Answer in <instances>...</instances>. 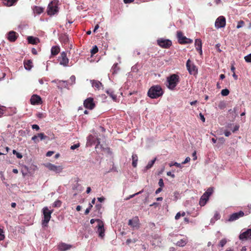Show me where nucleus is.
<instances>
[{
    "label": "nucleus",
    "instance_id": "1",
    "mask_svg": "<svg viewBox=\"0 0 251 251\" xmlns=\"http://www.w3.org/2000/svg\"><path fill=\"white\" fill-rule=\"evenodd\" d=\"M163 91L160 86L154 85L151 86L148 92V96L151 99H156L161 96Z\"/></svg>",
    "mask_w": 251,
    "mask_h": 251
},
{
    "label": "nucleus",
    "instance_id": "2",
    "mask_svg": "<svg viewBox=\"0 0 251 251\" xmlns=\"http://www.w3.org/2000/svg\"><path fill=\"white\" fill-rule=\"evenodd\" d=\"M179 81V77L176 74H173L167 78L168 84V87L171 90H174Z\"/></svg>",
    "mask_w": 251,
    "mask_h": 251
},
{
    "label": "nucleus",
    "instance_id": "3",
    "mask_svg": "<svg viewBox=\"0 0 251 251\" xmlns=\"http://www.w3.org/2000/svg\"><path fill=\"white\" fill-rule=\"evenodd\" d=\"M53 210H50L47 207L43 208V219L42 220V224L43 226H47L49 222L51 214L52 213Z\"/></svg>",
    "mask_w": 251,
    "mask_h": 251
},
{
    "label": "nucleus",
    "instance_id": "4",
    "mask_svg": "<svg viewBox=\"0 0 251 251\" xmlns=\"http://www.w3.org/2000/svg\"><path fill=\"white\" fill-rule=\"evenodd\" d=\"M213 191V190L212 188H209L202 195L199 201V204L201 206H203L205 205Z\"/></svg>",
    "mask_w": 251,
    "mask_h": 251
},
{
    "label": "nucleus",
    "instance_id": "5",
    "mask_svg": "<svg viewBox=\"0 0 251 251\" xmlns=\"http://www.w3.org/2000/svg\"><path fill=\"white\" fill-rule=\"evenodd\" d=\"M177 38L178 43L180 44H191L193 42L192 39L187 38L186 36H184L182 32L180 31L177 32Z\"/></svg>",
    "mask_w": 251,
    "mask_h": 251
},
{
    "label": "nucleus",
    "instance_id": "6",
    "mask_svg": "<svg viewBox=\"0 0 251 251\" xmlns=\"http://www.w3.org/2000/svg\"><path fill=\"white\" fill-rule=\"evenodd\" d=\"M186 66L190 74L195 75L198 73V69L196 66L190 60V59H189L187 61Z\"/></svg>",
    "mask_w": 251,
    "mask_h": 251
},
{
    "label": "nucleus",
    "instance_id": "7",
    "mask_svg": "<svg viewBox=\"0 0 251 251\" xmlns=\"http://www.w3.org/2000/svg\"><path fill=\"white\" fill-rule=\"evenodd\" d=\"M157 44L161 48L164 49L169 48L172 44V41L169 39L163 38L158 39L157 41Z\"/></svg>",
    "mask_w": 251,
    "mask_h": 251
},
{
    "label": "nucleus",
    "instance_id": "8",
    "mask_svg": "<svg viewBox=\"0 0 251 251\" xmlns=\"http://www.w3.org/2000/svg\"><path fill=\"white\" fill-rule=\"evenodd\" d=\"M59 64L64 67L69 66V59L67 57V53L65 51L61 53L60 55L58 57Z\"/></svg>",
    "mask_w": 251,
    "mask_h": 251
},
{
    "label": "nucleus",
    "instance_id": "9",
    "mask_svg": "<svg viewBox=\"0 0 251 251\" xmlns=\"http://www.w3.org/2000/svg\"><path fill=\"white\" fill-rule=\"evenodd\" d=\"M128 225L132 228L140 227V221L138 216H135L128 220Z\"/></svg>",
    "mask_w": 251,
    "mask_h": 251
},
{
    "label": "nucleus",
    "instance_id": "10",
    "mask_svg": "<svg viewBox=\"0 0 251 251\" xmlns=\"http://www.w3.org/2000/svg\"><path fill=\"white\" fill-rule=\"evenodd\" d=\"M245 214L243 211H240L238 212L234 213L231 214L226 221L229 222H232L239 219L241 217H243Z\"/></svg>",
    "mask_w": 251,
    "mask_h": 251
},
{
    "label": "nucleus",
    "instance_id": "11",
    "mask_svg": "<svg viewBox=\"0 0 251 251\" xmlns=\"http://www.w3.org/2000/svg\"><path fill=\"white\" fill-rule=\"evenodd\" d=\"M46 166L50 171L54 172L57 174L61 173L63 169L62 166H56L50 163L47 164Z\"/></svg>",
    "mask_w": 251,
    "mask_h": 251
},
{
    "label": "nucleus",
    "instance_id": "12",
    "mask_svg": "<svg viewBox=\"0 0 251 251\" xmlns=\"http://www.w3.org/2000/svg\"><path fill=\"white\" fill-rule=\"evenodd\" d=\"M83 105L86 108L90 110L93 109L96 106L94 101V99L91 97L86 99L84 101Z\"/></svg>",
    "mask_w": 251,
    "mask_h": 251
},
{
    "label": "nucleus",
    "instance_id": "13",
    "mask_svg": "<svg viewBox=\"0 0 251 251\" xmlns=\"http://www.w3.org/2000/svg\"><path fill=\"white\" fill-rule=\"evenodd\" d=\"M226 24V18L224 16H221L216 19L215 23V26L217 28H219L225 27Z\"/></svg>",
    "mask_w": 251,
    "mask_h": 251
},
{
    "label": "nucleus",
    "instance_id": "14",
    "mask_svg": "<svg viewBox=\"0 0 251 251\" xmlns=\"http://www.w3.org/2000/svg\"><path fill=\"white\" fill-rule=\"evenodd\" d=\"M30 103L32 105H39L42 103L41 98L37 95H33L31 96Z\"/></svg>",
    "mask_w": 251,
    "mask_h": 251
},
{
    "label": "nucleus",
    "instance_id": "15",
    "mask_svg": "<svg viewBox=\"0 0 251 251\" xmlns=\"http://www.w3.org/2000/svg\"><path fill=\"white\" fill-rule=\"evenodd\" d=\"M240 240H246L251 239V229H248L246 231L241 233L239 236Z\"/></svg>",
    "mask_w": 251,
    "mask_h": 251
},
{
    "label": "nucleus",
    "instance_id": "16",
    "mask_svg": "<svg viewBox=\"0 0 251 251\" xmlns=\"http://www.w3.org/2000/svg\"><path fill=\"white\" fill-rule=\"evenodd\" d=\"M57 12V7L56 5H53L52 2H50L47 8V13L49 15H53Z\"/></svg>",
    "mask_w": 251,
    "mask_h": 251
},
{
    "label": "nucleus",
    "instance_id": "17",
    "mask_svg": "<svg viewBox=\"0 0 251 251\" xmlns=\"http://www.w3.org/2000/svg\"><path fill=\"white\" fill-rule=\"evenodd\" d=\"M18 37V34L15 31H10L7 34V39L11 42H15Z\"/></svg>",
    "mask_w": 251,
    "mask_h": 251
},
{
    "label": "nucleus",
    "instance_id": "18",
    "mask_svg": "<svg viewBox=\"0 0 251 251\" xmlns=\"http://www.w3.org/2000/svg\"><path fill=\"white\" fill-rule=\"evenodd\" d=\"M59 251H66L72 248V246L65 243H61L57 246Z\"/></svg>",
    "mask_w": 251,
    "mask_h": 251
},
{
    "label": "nucleus",
    "instance_id": "19",
    "mask_svg": "<svg viewBox=\"0 0 251 251\" xmlns=\"http://www.w3.org/2000/svg\"><path fill=\"white\" fill-rule=\"evenodd\" d=\"M195 45L196 50L199 51L200 55L202 53V43L200 39H197L195 40Z\"/></svg>",
    "mask_w": 251,
    "mask_h": 251
},
{
    "label": "nucleus",
    "instance_id": "20",
    "mask_svg": "<svg viewBox=\"0 0 251 251\" xmlns=\"http://www.w3.org/2000/svg\"><path fill=\"white\" fill-rule=\"evenodd\" d=\"M104 232L105 229L104 228V226L102 222L101 223H99L98 226V232L99 233V235L101 238H103L104 236Z\"/></svg>",
    "mask_w": 251,
    "mask_h": 251
},
{
    "label": "nucleus",
    "instance_id": "21",
    "mask_svg": "<svg viewBox=\"0 0 251 251\" xmlns=\"http://www.w3.org/2000/svg\"><path fill=\"white\" fill-rule=\"evenodd\" d=\"M60 49L59 46H54L51 48V54L52 56H56L60 52Z\"/></svg>",
    "mask_w": 251,
    "mask_h": 251
},
{
    "label": "nucleus",
    "instance_id": "22",
    "mask_svg": "<svg viewBox=\"0 0 251 251\" xmlns=\"http://www.w3.org/2000/svg\"><path fill=\"white\" fill-rule=\"evenodd\" d=\"M27 40L29 43L33 45L37 44L39 42V39L38 38H35L33 36H28Z\"/></svg>",
    "mask_w": 251,
    "mask_h": 251
},
{
    "label": "nucleus",
    "instance_id": "23",
    "mask_svg": "<svg viewBox=\"0 0 251 251\" xmlns=\"http://www.w3.org/2000/svg\"><path fill=\"white\" fill-rule=\"evenodd\" d=\"M24 66L26 70H29L32 67V62L30 60L24 61Z\"/></svg>",
    "mask_w": 251,
    "mask_h": 251
},
{
    "label": "nucleus",
    "instance_id": "24",
    "mask_svg": "<svg viewBox=\"0 0 251 251\" xmlns=\"http://www.w3.org/2000/svg\"><path fill=\"white\" fill-rule=\"evenodd\" d=\"M18 0H3V2L5 5L11 6L16 3Z\"/></svg>",
    "mask_w": 251,
    "mask_h": 251
},
{
    "label": "nucleus",
    "instance_id": "25",
    "mask_svg": "<svg viewBox=\"0 0 251 251\" xmlns=\"http://www.w3.org/2000/svg\"><path fill=\"white\" fill-rule=\"evenodd\" d=\"M106 92L114 100H116L117 96L112 90L109 89L107 90Z\"/></svg>",
    "mask_w": 251,
    "mask_h": 251
},
{
    "label": "nucleus",
    "instance_id": "26",
    "mask_svg": "<svg viewBox=\"0 0 251 251\" xmlns=\"http://www.w3.org/2000/svg\"><path fill=\"white\" fill-rule=\"evenodd\" d=\"M92 85L93 87L100 89L102 86V83L98 80H93L92 81Z\"/></svg>",
    "mask_w": 251,
    "mask_h": 251
},
{
    "label": "nucleus",
    "instance_id": "27",
    "mask_svg": "<svg viewBox=\"0 0 251 251\" xmlns=\"http://www.w3.org/2000/svg\"><path fill=\"white\" fill-rule=\"evenodd\" d=\"M132 165L133 167H136L138 161V156L136 154H133L132 155Z\"/></svg>",
    "mask_w": 251,
    "mask_h": 251
},
{
    "label": "nucleus",
    "instance_id": "28",
    "mask_svg": "<svg viewBox=\"0 0 251 251\" xmlns=\"http://www.w3.org/2000/svg\"><path fill=\"white\" fill-rule=\"evenodd\" d=\"M176 245L179 247H184L186 244V240L182 239L177 241Z\"/></svg>",
    "mask_w": 251,
    "mask_h": 251
},
{
    "label": "nucleus",
    "instance_id": "29",
    "mask_svg": "<svg viewBox=\"0 0 251 251\" xmlns=\"http://www.w3.org/2000/svg\"><path fill=\"white\" fill-rule=\"evenodd\" d=\"M62 202L60 200L55 201L52 204L53 207H60L61 206Z\"/></svg>",
    "mask_w": 251,
    "mask_h": 251
},
{
    "label": "nucleus",
    "instance_id": "30",
    "mask_svg": "<svg viewBox=\"0 0 251 251\" xmlns=\"http://www.w3.org/2000/svg\"><path fill=\"white\" fill-rule=\"evenodd\" d=\"M155 160L156 158H154V159L150 161L146 167V169H149L151 168L154 163H155Z\"/></svg>",
    "mask_w": 251,
    "mask_h": 251
},
{
    "label": "nucleus",
    "instance_id": "31",
    "mask_svg": "<svg viewBox=\"0 0 251 251\" xmlns=\"http://www.w3.org/2000/svg\"><path fill=\"white\" fill-rule=\"evenodd\" d=\"M218 107L220 109H224L226 107V103L224 101H221L219 102L218 104Z\"/></svg>",
    "mask_w": 251,
    "mask_h": 251
},
{
    "label": "nucleus",
    "instance_id": "32",
    "mask_svg": "<svg viewBox=\"0 0 251 251\" xmlns=\"http://www.w3.org/2000/svg\"><path fill=\"white\" fill-rule=\"evenodd\" d=\"M220 217H221V216H220V214L218 212H216L214 214L213 218H212L211 219V221H213L214 222L215 221H217V220L220 219Z\"/></svg>",
    "mask_w": 251,
    "mask_h": 251
},
{
    "label": "nucleus",
    "instance_id": "33",
    "mask_svg": "<svg viewBox=\"0 0 251 251\" xmlns=\"http://www.w3.org/2000/svg\"><path fill=\"white\" fill-rule=\"evenodd\" d=\"M98 50H98V48L97 46H95L91 50V55H93L96 54V53H97L98 52Z\"/></svg>",
    "mask_w": 251,
    "mask_h": 251
},
{
    "label": "nucleus",
    "instance_id": "34",
    "mask_svg": "<svg viewBox=\"0 0 251 251\" xmlns=\"http://www.w3.org/2000/svg\"><path fill=\"white\" fill-rule=\"evenodd\" d=\"M118 70H119V68L118 66V63H115L113 65L112 68V73L113 74L116 73Z\"/></svg>",
    "mask_w": 251,
    "mask_h": 251
},
{
    "label": "nucleus",
    "instance_id": "35",
    "mask_svg": "<svg viewBox=\"0 0 251 251\" xmlns=\"http://www.w3.org/2000/svg\"><path fill=\"white\" fill-rule=\"evenodd\" d=\"M226 242L227 241L226 239H223L220 241L218 246L222 248L226 244Z\"/></svg>",
    "mask_w": 251,
    "mask_h": 251
},
{
    "label": "nucleus",
    "instance_id": "36",
    "mask_svg": "<svg viewBox=\"0 0 251 251\" xmlns=\"http://www.w3.org/2000/svg\"><path fill=\"white\" fill-rule=\"evenodd\" d=\"M34 11L36 13L39 14L43 12V9L41 7L36 6L34 9Z\"/></svg>",
    "mask_w": 251,
    "mask_h": 251
},
{
    "label": "nucleus",
    "instance_id": "37",
    "mask_svg": "<svg viewBox=\"0 0 251 251\" xmlns=\"http://www.w3.org/2000/svg\"><path fill=\"white\" fill-rule=\"evenodd\" d=\"M221 95L223 96H227L229 93V91L227 89H223L221 91Z\"/></svg>",
    "mask_w": 251,
    "mask_h": 251
},
{
    "label": "nucleus",
    "instance_id": "38",
    "mask_svg": "<svg viewBox=\"0 0 251 251\" xmlns=\"http://www.w3.org/2000/svg\"><path fill=\"white\" fill-rule=\"evenodd\" d=\"M244 25H245V22L242 20H240L238 22L236 27H237V28H240L244 26Z\"/></svg>",
    "mask_w": 251,
    "mask_h": 251
},
{
    "label": "nucleus",
    "instance_id": "39",
    "mask_svg": "<svg viewBox=\"0 0 251 251\" xmlns=\"http://www.w3.org/2000/svg\"><path fill=\"white\" fill-rule=\"evenodd\" d=\"M102 207V205L101 204H97L95 208H96V211H97L98 213L101 214V213L100 212V210Z\"/></svg>",
    "mask_w": 251,
    "mask_h": 251
},
{
    "label": "nucleus",
    "instance_id": "40",
    "mask_svg": "<svg viewBox=\"0 0 251 251\" xmlns=\"http://www.w3.org/2000/svg\"><path fill=\"white\" fill-rule=\"evenodd\" d=\"M37 135L41 140L45 139L48 138V137L46 135H45L44 133H38Z\"/></svg>",
    "mask_w": 251,
    "mask_h": 251
},
{
    "label": "nucleus",
    "instance_id": "41",
    "mask_svg": "<svg viewBox=\"0 0 251 251\" xmlns=\"http://www.w3.org/2000/svg\"><path fill=\"white\" fill-rule=\"evenodd\" d=\"M5 238V235L2 229L0 228V241L3 240Z\"/></svg>",
    "mask_w": 251,
    "mask_h": 251
},
{
    "label": "nucleus",
    "instance_id": "42",
    "mask_svg": "<svg viewBox=\"0 0 251 251\" xmlns=\"http://www.w3.org/2000/svg\"><path fill=\"white\" fill-rule=\"evenodd\" d=\"M13 153L14 154H16V156H17V157L18 158L21 159V158H22L23 157L21 153H20L18 152H17L16 150H13Z\"/></svg>",
    "mask_w": 251,
    "mask_h": 251
},
{
    "label": "nucleus",
    "instance_id": "43",
    "mask_svg": "<svg viewBox=\"0 0 251 251\" xmlns=\"http://www.w3.org/2000/svg\"><path fill=\"white\" fill-rule=\"evenodd\" d=\"M5 111V107L2 106H0V118L2 116Z\"/></svg>",
    "mask_w": 251,
    "mask_h": 251
},
{
    "label": "nucleus",
    "instance_id": "44",
    "mask_svg": "<svg viewBox=\"0 0 251 251\" xmlns=\"http://www.w3.org/2000/svg\"><path fill=\"white\" fill-rule=\"evenodd\" d=\"M142 192H143V190H142V191H140V192H138V193H135V194H134L131 195L129 196V197H128L127 198H126V200H129V199H131V198H133V197H134V196H135L136 195H138L139 194H141Z\"/></svg>",
    "mask_w": 251,
    "mask_h": 251
},
{
    "label": "nucleus",
    "instance_id": "45",
    "mask_svg": "<svg viewBox=\"0 0 251 251\" xmlns=\"http://www.w3.org/2000/svg\"><path fill=\"white\" fill-rule=\"evenodd\" d=\"M245 59L247 62L251 63V54H250L245 57Z\"/></svg>",
    "mask_w": 251,
    "mask_h": 251
},
{
    "label": "nucleus",
    "instance_id": "46",
    "mask_svg": "<svg viewBox=\"0 0 251 251\" xmlns=\"http://www.w3.org/2000/svg\"><path fill=\"white\" fill-rule=\"evenodd\" d=\"M38 135H34L33 136L31 139L32 140H33L34 141V142L35 143H37L39 142V140H38Z\"/></svg>",
    "mask_w": 251,
    "mask_h": 251
},
{
    "label": "nucleus",
    "instance_id": "47",
    "mask_svg": "<svg viewBox=\"0 0 251 251\" xmlns=\"http://www.w3.org/2000/svg\"><path fill=\"white\" fill-rule=\"evenodd\" d=\"M70 80L71 81V84H73L75 83V75H72L70 78Z\"/></svg>",
    "mask_w": 251,
    "mask_h": 251
},
{
    "label": "nucleus",
    "instance_id": "48",
    "mask_svg": "<svg viewBox=\"0 0 251 251\" xmlns=\"http://www.w3.org/2000/svg\"><path fill=\"white\" fill-rule=\"evenodd\" d=\"M4 150H5V151H3V152L0 151V155L6 154L8 152V151L9 150V148L8 147H6L4 148Z\"/></svg>",
    "mask_w": 251,
    "mask_h": 251
},
{
    "label": "nucleus",
    "instance_id": "49",
    "mask_svg": "<svg viewBox=\"0 0 251 251\" xmlns=\"http://www.w3.org/2000/svg\"><path fill=\"white\" fill-rule=\"evenodd\" d=\"M158 185L160 186V187H163L164 186V182L162 178H160L158 182Z\"/></svg>",
    "mask_w": 251,
    "mask_h": 251
},
{
    "label": "nucleus",
    "instance_id": "50",
    "mask_svg": "<svg viewBox=\"0 0 251 251\" xmlns=\"http://www.w3.org/2000/svg\"><path fill=\"white\" fill-rule=\"evenodd\" d=\"M96 221L100 223H101V222H102L100 219H92L90 220V223L91 224H93Z\"/></svg>",
    "mask_w": 251,
    "mask_h": 251
},
{
    "label": "nucleus",
    "instance_id": "51",
    "mask_svg": "<svg viewBox=\"0 0 251 251\" xmlns=\"http://www.w3.org/2000/svg\"><path fill=\"white\" fill-rule=\"evenodd\" d=\"M79 147V144H75L71 147V149L74 150L75 149H77Z\"/></svg>",
    "mask_w": 251,
    "mask_h": 251
},
{
    "label": "nucleus",
    "instance_id": "52",
    "mask_svg": "<svg viewBox=\"0 0 251 251\" xmlns=\"http://www.w3.org/2000/svg\"><path fill=\"white\" fill-rule=\"evenodd\" d=\"M32 129H35L36 130H39L40 129L39 126H38L37 125H32Z\"/></svg>",
    "mask_w": 251,
    "mask_h": 251
},
{
    "label": "nucleus",
    "instance_id": "53",
    "mask_svg": "<svg viewBox=\"0 0 251 251\" xmlns=\"http://www.w3.org/2000/svg\"><path fill=\"white\" fill-rule=\"evenodd\" d=\"M190 161V158L189 157H187L185 158V160L182 162V164H186V163L189 162Z\"/></svg>",
    "mask_w": 251,
    "mask_h": 251
},
{
    "label": "nucleus",
    "instance_id": "54",
    "mask_svg": "<svg viewBox=\"0 0 251 251\" xmlns=\"http://www.w3.org/2000/svg\"><path fill=\"white\" fill-rule=\"evenodd\" d=\"M136 240H135V239H134L133 241H132V240H131V239H127V240H126V243L127 244H130V243H131V242L135 243V242H136Z\"/></svg>",
    "mask_w": 251,
    "mask_h": 251
},
{
    "label": "nucleus",
    "instance_id": "55",
    "mask_svg": "<svg viewBox=\"0 0 251 251\" xmlns=\"http://www.w3.org/2000/svg\"><path fill=\"white\" fill-rule=\"evenodd\" d=\"M37 117L39 118H42L45 117L44 114L42 113H38L37 114Z\"/></svg>",
    "mask_w": 251,
    "mask_h": 251
},
{
    "label": "nucleus",
    "instance_id": "56",
    "mask_svg": "<svg viewBox=\"0 0 251 251\" xmlns=\"http://www.w3.org/2000/svg\"><path fill=\"white\" fill-rule=\"evenodd\" d=\"M239 128V125H236L234 127L233 129L232 130L233 132H235L236 131H238Z\"/></svg>",
    "mask_w": 251,
    "mask_h": 251
},
{
    "label": "nucleus",
    "instance_id": "57",
    "mask_svg": "<svg viewBox=\"0 0 251 251\" xmlns=\"http://www.w3.org/2000/svg\"><path fill=\"white\" fill-rule=\"evenodd\" d=\"M181 216V213L180 212L177 213L176 215L175 216V219L177 220H178Z\"/></svg>",
    "mask_w": 251,
    "mask_h": 251
},
{
    "label": "nucleus",
    "instance_id": "58",
    "mask_svg": "<svg viewBox=\"0 0 251 251\" xmlns=\"http://www.w3.org/2000/svg\"><path fill=\"white\" fill-rule=\"evenodd\" d=\"M200 117L201 120L203 122H205V118H204V116H203L201 113H200Z\"/></svg>",
    "mask_w": 251,
    "mask_h": 251
},
{
    "label": "nucleus",
    "instance_id": "59",
    "mask_svg": "<svg viewBox=\"0 0 251 251\" xmlns=\"http://www.w3.org/2000/svg\"><path fill=\"white\" fill-rule=\"evenodd\" d=\"M134 0H123L125 3H130L132 2Z\"/></svg>",
    "mask_w": 251,
    "mask_h": 251
},
{
    "label": "nucleus",
    "instance_id": "60",
    "mask_svg": "<svg viewBox=\"0 0 251 251\" xmlns=\"http://www.w3.org/2000/svg\"><path fill=\"white\" fill-rule=\"evenodd\" d=\"M53 153H54L53 151H49L47 152V153L46 154V155L47 156H51L53 154Z\"/></svg>",
    "mask_w": 251,
    "mask_h": 251
},
{
    "label": "nucleus",
    "instance_id": "61",
    "mask_svg": "<svg viewBox=\"0 0 251 251\" xmlns=\"http://www.w3.org/2000/svg\"><path fill=\"white\" fill-rule=\"evenodd\" d=\"M173 165L174 166H175L177 167H178V168H181V165L180 163H177V162H175L174 164H173Z\"/></svg>",
    "mask_w": 251,
    "mask_h": 251
},
{
    "label": "nucleus",
    "instance_id": "62",
    "mask_svg": "<svg viewBox=\"0 0 251 251\" xmlns=\"http://www.w3.org/2000/svg\"><path fill=\"white\" fill-rule=\"evenodd\" d=\"M224 133L226 137H228L231 134V132L229 131H225Z\"/></svg>",
    "mask_w": 251,
    "mask_h": 251
},
{
    "label": "nucleus",
    "instance_id": "63",
    "mask_svg": "<svg viewBox=\"0 0 251 251\" xmlns=\"http://www.w3.org/2000/svg\"><path fill=\"white\" fill-rule=\"evenodd\" d=\"M167 175L168 176H171L173 178H174L175 176L174 174H172L171 172H168L167 173Z\"/></svg>",
    "mask_w": 251,
    "mask_h": 251
},
{
    "label": "nucleus",
    "instance_id": "64",
    "mask_svg": "<svg viewBox=\"0 0 251 251\" xmlns=\"http://www.w3.org/2000/svg\"><path fill=\"white\" fill-rule=\"evenodd\" d=\"M162 190V188L161 187H159L155 191V193L156 194L159 193L160 192H161V191Z\"/></svg>",
    "mask_w": 251,
    "mask_h": 251
}]
</instances>
